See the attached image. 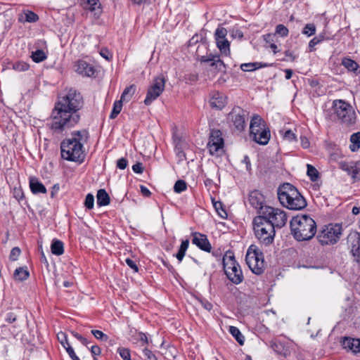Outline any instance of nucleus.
I'll use <instances>...</instances> for the list:
<instances>
[{
	"mask_svg": "<svg viewBox=\"0 0 360 360\" xmlns=\"http://www.w3.org/2000/svg\"><path fill=\"white\" fill-rule=\"evenodd\" d=\"M326 39L325 34L321 33L316 37H314L309 42V51H313L314 50V46L317 44H319L322 41Z\"/></svg>",
	"mask_w": 360,
	"mask_h": 360,
	"instance_id": "obj_34",
	"label": "nucleus"
},
{
	"mask_svg": "<svg viewBox=\"0 0 360 360\" xmlns=\"http://www.w3.org/2000/svg\"><path fill=\"white\" fill-rule=\"evenodd\" d=\"M83 105L82 94L75 89L70 88L58 96L51 113L49 129L55 134H62L76 126L80 120L79 110Z\"/></svg>",
	"mask_w": 360,
	"mask_h": 360,
	"instance_id": "obj_1",
	"label": "nucleus"
},
{
	"mask_svg": "<svg viewBox=\"0 0 360 360\" xmlns=\"http://www.w3.org/2000/svg\"><path fill=\"white\" fill-rule=\"evenodd\" d=\"M30 188L32 193H46V188L44 185L36 177H30Z\"/></svg>",
	"mask_w": 360,
	"mask_h": 360,
	"instance_id": "obj_22",
	"label": "nucleus"
},
{
	"mask_svg": "<svg viewBox=\"0 0 360 360\" xmlns=\"http://www.w3.org/2000/svg\"><path fill=\"white\" fill-rule=\"evenodd\" d=\"M252 223L255 234L259 242L265 246L271 244L276 234L275 229L271 224L258 217L253 219Z\"/></svg>",
	"mask_w": 360,
	"mask_h": 360,
	"instance_id": "obj_7",
	"label": "nucleus"
},
{
	"mask_svg": "<svg viewBox=\"0 0 360 360\" xmlns=\"http://www.w3.org/2000/svg\"><path fill=\"white\" fill-rule=\"evenodd\" d=\"M91 333L98 340L107 342L108 340V336L99 330H92Z\"/></svg>",
	"mask_w": 360,
	"mask_h": 360,
	"instance_id": "obj_50",
	"label": "nucleus"
},
{
	"mask_svg": "<svg viewBox=\"0 0 360 360\" xmlns=\"http://www.w3.org/2000/svg\"><path fill=\"white\" fill-rule=\"evenodd\" d=\"M340 168L344 170V171H346L348 172V174H351L352 176L353 174V168H354V165H349L345 162H342L340 163Z\"/></svg>",
	"mask_w": 360,
	"mask_h": 360,
	"instance_id": "obj_56",
	"label": "nucleus"
},
{
	"mask_svg": "<svg viewBox=\"0 0 360 360\" xmlns=\"http://www.w3.org/2000/svg\"><path fill=\"white\" fill-rule=\"evenodd\" d=\"M227 278L234 284H240L243 282L244 277L240 265L233 266L230 270L225 273Z\"/></svg>",
	"mask_w": 360,
	"mask_h": 360,
	"instance_id": "obj_18",
	"label": "nucleus"
},
{
	"mask_svg": "<svg viewBox=\"0 0 360 360\" xmlns=\"http://www.w3.org/2000/svg\"><path fill=\"white\" fill-rule=\"evenodd\" d=\"M332 115L333 120L344 129L352 128L356 122V113L352 105L342 99L333 101Z\"/></svg>",
	"mask_w": 360,
	"mask_h": 360,
	"instance_id": "obj_5",
	"label": "nucleus"
},
{
	"mask_svg": "<svg viewBox=\"0 0 360 360\" xmlns=\"http://www.w3.org/2000/svg\"><path fill=\"white\" fill-rule=\"evenodd\" d=\"M200 303L202 306L207 311H210L212 309V304L206 300H201Z\"/></svg>",
	"mask_w": 360,
	"mask_h": 360,
	"instance_id": "obj_63",
	"label": "nucleus"
},
{
	"mask_svg": "<svg viewBox=\"0 0 360 360\" xmlns=\"http://www.w3.org/2000/svg\"><path fill=\"white\" fill-rule=\"evenodd\" d=\"M277 194L281 204L289 210H301L307 205L305 198L290 183H285L280 186Z\"/></svg>",
	"mask_w": 360,
	"mask_h": 360,
	"instance_id": "obj_4",
	"label": "nucleus"
},
{
	"mask_svg": "<svg viewBox=\"0 0 360 360\" xmlns=\"http://www.w3.org/2000/svg\"><path fill=\"white\" fill-rule=\"evenodd\" d=\"M183 145L184 144L181 141H179L177 143H176L174 148L176 155L180 161H183L186 159Z\"/></svg>",
	"mask_w": 360,
	"mask_h": 360,
	"instance_id": "obj_36",
	"label": "nucleus"
},
{
	"mask_svg": "<svg viewBox=\"0 0 360 360\" xmlns=\"http://www.w3.org/2000/svg\"><path fill=\"white\" fill-rule=\"evenodd\" d=\"M75 70L77 73L84 77H94L96 72L94 67L83 60H78L74 65Z\"/></svg>",
	"mask_w": 360,
	"mask_h": 360,
	"instance_id": "obj_14",
	"label": "nucleus"
},
{
	"mask_svg": "<svg viewBox=\"0 0 360 360\" xmlns=\"http://www.w3.org/2000/svg\"><path fill=\"white\" fill-rule=\"evenodd\" d=\"M352 178L355 181H360V161L354 164Z\"/></svg>",
	"mask_w": 360,
	"mask_h": 360,
	"instance_id": "obj_52",
	"label": "nucleus"
},
{
	"mask_svg": "<svg viewBox=\"0 0 360 360\" xmlns=\"http://www.w3.org/2000/svg\"><path fill=\"white\" fill-rule=\"evenodd\" d=\"M248 200L251 206L259 211H262V208H264L263 205L264 202V195L258 191H253L250 193Z\"/></svg>",
	"mask_w": 360,
	"mask_h": 360,
	"instance_id": "obj_19",
	"label": "nucleus"
},
{
	"mask_svg": "<svg viewBox=\"0 0 360 360\" xmlns=\"http://www.w3.org/2000/svg\"><path fill=\"white\" fill-rule=\"evenodd\" d=\"M192 243L198 247L200 250L210 252L212 245L209 242L207 237L205 234L198 232L193 233Z\"/></svg>",
	"mask_w": 360,
	"mask_h": 360,
	"instance_id": "obj_15",
	"label": "nucleus"
},
{
	"mask_svg": "<svg viewBox=\"0 0 360 360\" xmlns=\"http://www.w3.org/2000/svg\"><path fill=\"white\" fill-rule=\"evenodd\" d=\"M88 139V132L86 130L75 131L72 137L64 139L60 143V154L63 159L82 163L85 158L84 143Z\"/></svg>",
	"mask_w": 360,
	"mask_h": 360,
	"instance_id": "obj_2",
	"label": "nucleus"
},
{
	"mask_svg": "<svg viewBox=\"0 0 360 360\" xmlns=\"http://www.w3.org/2000/svg\"><path fill=\"white\" fill-rule=\"evenodd\" d=\"M57 338H58V341L60 342V344L65 348V350L68 346H70V345L69 344L68 340V336L65 333H63V332L58 333L57 335Z\"/></svg>",
	"mask_w": 360,
	"mask_h": 360,
	"instance_id": "obj_45",
	"label": "nucleus"
},
{
	"mask_svg": "<svg viewBox=\"0 0 360 360\" xmlns=\"http://www.w3.org/2000/svg\"><path fill=\"white\" fill-rule=\"evenodd\" d=\"M238 262L235 259L232 252L228 251L223 257V266L224 273L231 269L233 266H238Z\"/></svg>",
	"mask_w": 360,
	"mask_h": 360,
	"instance_id": "obj_23",
	"label": "nucleus"
},
{
	"mask_svg": "<svg viewBox=\"0 0 360 360\" xmlns=\"http://www.w3.org/2000/svg\"><path fill=\"white\" fill-rule=\"evenodd\" d=\"M351 253L354 257V260L359 262L360 258V243L358 238L352 242Z\"/></svg>",
	"mask_w": 360,
	"mask_h": 360,
	"instance_id": "obj_33",
	"label": "nucleus"
},
{
	"mask_svg": "<svg viewBox=\"0 0 360 360\" xmlns=\"http://www.w3.org/2000/svg\"><path fill=\"white\" fill-rule=\"evenodd\" d=\"M283 138L284 140L288 141L289 142H292V141H297L296 135L290 129L286 130L284 132V134L283 135Z\"/></svg>",
	"mask_w": 360,
	"mask_h": 360,
	"instance_id": "obj_51",
	"label": "nucleus"
},
{
	"mask_svg": "<svg viewBox=\"0 0 360 360\" xmlns=\"http://www.w3.org/2000/svg\"><path fill=\"white\" fill-rule=\"evenodd\" d=\"M350 142L351 144L349 146V148L352 151L354 152L359 149L360 148V132H356L351 135L350 136Z\"/></svg>",
	"mask_w": 360,
	"mask_h": 360,
	"instance_id": "obj_29",
	"label": "nucleus"
},
{
	"mask_svg": "<svg viewBox=\"0 0 360 360\" xmlns=\"http://www.w3.org/2000/svg\"><path fill=\"white\" fill-rule=\"evenodd\" d=\"M66 352L70 356V357L72 359V360H80L79 357L76 355L73 348L71 346H68L66 348Z\"/></svg>",
	"mask_w": 360,
	"mask_h": 360,
	"instance_id": "obj_58",
	"label": "nucleus"
},
{
	"mask_svg": "<svg viewBox=\"0 0 360 360\" xmlns=\"http://www.w3.org/2000/svg\"><path fill=\"white\" fill-rule=\"evenodd\" d=\"M86 9L95 12V15L101 13V5L98 0H82Z\"/></svg>",
	"mask_w": 360,
	"mask_h": 360,
	"instance_id": "obj_25",
	"label": "nucleus"
},
{
	"mask_svg": "<svg viewBox=\"0 0 360 360\" xmlns=\"http://www.w3.org/2000/svg\"><path fill=\"white\" fill-rule=\"evenodd\" d=\"M101 352V348L98 345H94L91 347V353L94 356L100 355Z\"/></svg>",
	"mask_w": 360,
	"mask_h": 360,
	"instance_id": "obj_64",
	"label": "nucleus"
},
{
	"mask_svg": "<svg viewBox=\"0 0 360 360\" xmlns=\"http://www.w3.org/2000/svg\"><path fill=\"white\" fill-rule=\"evenodd\" d=\"M51 252L55 255H61L64 252L63 243L59 240H53L51 246Z\"/></svg>",
	"mask_w": 360,
	"mask_h": 360,
	"instance_id": "obj_28",
	"label": "nucleus"
},
{
	"mask_svg": "<svg viewBox=\"0 0 360 360\" xmlns=\"http://www.w3.org/2000/svg\"><path fill=\"white\" fill-rule=\"evenodd\" d=\"M143 354L146 357V360H158L155 355L149 349H144Z\"/></svg>",
	"mask_w": 360,
	"mask_h": 360,
	"instance_id": "obj_57",
	"label": "nucleus"
},
{
	"mask_svg": "<svg viewBox=\"0 0 360 360\" xmlns=\"http://www.w3.org/2000/svg\"><path fill=\"white\" fill-rule=\"evenodd\" d=\"M101 56L106 59L107 60H110L112 58L111 53L107 49H101L100 51Z\"/></svg>",
	"mask_w": 360,
	"mask_h": 360,
	"instance_id": "obj_61",
	"label": "nucleus"
},
{
	"mask_svg": "<svg viewBox=\"0 0 360 360\" xmlns=\"http://www.w3.org/2000/svg\"><path fill=\"white\" fill-rule=\"evenodd\" d=\"M245 262L252 273L262 274L264 271V259L263 253L255 245H251L246 252Z\"/></svg>",
	"mask_w": 360,
	"mask_h": 360,
	"instance_id": "obj_9",
	"label": "nucleus"
},
{
	"mask_svg": "<svg viewBox=\"0 0 360 360\" xmlns=\"http://www.w3.org/2000/svg\"><path fill=\"white\" fill-rule=\"evenodd\" d=\"M132 170L136 174H141L143 172V164L137 162L132 166Z\"/></svg>",
	"mask_w": 360,
	"mask_h": 360,
	"instance_id": "obj_59",
	"label": "nucleus"
},
{
	"mask_svg": "<svg viewBox=\"0 0 360 360\" xmlns=\"http://www.w3.org/2000/svg\"><path fill=\"white\" fill-rule=\"evenodd\" d=\"M307 174L309 177L310 180L312 181H317L319 175L318 170L314 166L309 164L307 165Z\"/></svg>",
	"mask_w": 360,
	"mask_h": 360,
	"instance_id": "obj_37",
	"label": "nucleus"
},
{
	"mask_svg": "<svg viewBox=\"0 0 360 360\" xmlns=\"http://www.w3.org/2000/svg\"><path fill=\"white\" fill-rule=\"evenodd\" d=\"M110 199L105 189H99L96 194V203L98 207L106 206L110 204Z\"/></svg>",
	"mask_w": 360,
	"mask_h": 360,
	"instance_id": "obj_24",
	"label": "nucleus"
},
{
	"mask_svg": "<svg viewBox=\"0 0 360 360\" xmlns=\"http://www.w3.org/2000/svg\"><path fill=\"white\" fill-rule=\"evenodd\" d=\"M342 234V226L339 224L326 226L318 234L319 243L324 245L336 243Z\"/></svg>",
	"mask_w": 360,
	"mask_h": 360,
	"instance_id": "obj_10",
	"label": "nucleus"
},
{
	"mask_svg": "<svg viewBox=\"0 0 360 360\" xmlns=\"http://www.w3.org/2000/svg\"><path fill=\"white\" fill-rule=\"evenodd\" d=\"M210 105L212 108L221 110L226 105V96L219 91H214L211 94Z\"/></svg>",
	"mask_w": 360,
	"mask_h": 360,
	"instance_id": "obj_17",
	"label": "nucleus"
},
{
	"mask_svg": "<svg viewBox=\"0 0 360 360\" xmlns=\"http://www.w3.org/2000/svg\"><path fill=\"white\" fill-rule=\"evenodd\" d=\"M229 333L235 338L236 340L240 345H243L245 342V337L240 333L239 329L236 326H230L229 329Z\"/></svg>",
	"mask_w": 360,
	"mask_h": 360,
	"instance_id": "obj_30",
	"label": "nucleus"
},
{
	"mask_svg": "<svg viewBox=\"0 0 360 360\" xmlns=\"http://www.w3.org/2000/svg\"><path fill=\"white\" fill-rule=\"evenodd\" d=\"M117 352L123 360H131L130 350L124 347H119Z\"/></svg>",
	"mask_w": 360,
	"mask_h": 360,
	"instance_id": "obj_46",
	"label": "nucleus"
},
{
	"mask_svg": "<svg viewBox=\"0 0 360 360\" xmlns=\"http://www.w3.org/2000/svg\"><path fill=\"white\" fill-rule=\"evenodd\" d=\"M342 344L345 349H347L354 353L360 352V339L345 338Z\"/></svg>",
	"mask_w": 360,
	"mask_h": 360,
	"instance_id": "obj_20",
	"label": "nucleus"
},
{
	"mask_svg": "<svg viewBox=\"0 0 360 360\" xmlns=\"http://www.w3.org/2000/svg\"><path fill=\"white\" fill-rule=\"evenodd\" d=\"M250 136L257 143L266 145L271 137L270 130L265 121L257 114H255L250 124Z\"/></svg>",
	"mask_w": 360,
	"mask_h": 360,
	"instance_id": "obj_6",
	"label": "nucleus"
},
{
	"mask_svg": "<svg viewBox=\"0 0 360 360\" xmlns=\"http://www.w3.org/2000/svg\"><path fill=\"white\" fill-rule=\"evenodd\" d=\"M134 93V86L131 85L127 87L122 92L120 99L124 101H129Z\"/></svg>",
	"mask_w": 360,
	"mask_h": 360,
	"instance_id": "obj_39",
	"label": "nucleus"
},
{
	"mask_svg": "<svg viewBox=\"0 0 360 360\" xmlns=\"http://www.w3.org/2000/svg\"><path fill=\"white\" fill-rule=\"evenodd\" d=\"M20 253H21V250L18 247H15V248H12V250H11V252H10V255H9L10 260L16 261L18 259Z\"/></svg>",
	"mask_w": 360,
	"mask_h": 360,
	"instance_id": "obj_53",
	"label": "nucleus"
},
{
	"mask_svg": "<svg viewBox=\"0 0 360 360\" xmlns=\"http://www.w3.org/2000/svg\"><path fill=\"white\" fill-rule=\"evenodd\" d=\"M187 188V184L184 180L179 179L176 181L174 186V191L176 193H180Z\"/></svg>",
	"mask_w": 360,
	"mask_h": 360,
	"instance_id": "obj_40",
	"label": "nucleus"
},
{
	"mask_svg": "<svg viewBox=\"0 0 360 360\" xmlns=\"http://www.w3.org/2000/svg\"><path fill=\"white\" fill-rule=\"evenodd\" d=\"M126 264L134 271V272H138L139 268L136 264V262L131 259L127 258L125 260Z\"/></svg>",
	"mask_w": 360,
	"mask_h": 360,
	"instance_id": "obj_60",
	"label": "nucleus"
},
{
	"mask_svg": "<svg viewBox=\"0 0 360 360\" xmlns=\"http://www.w3.org/2000/svg\"><path fill=\"white\" fill-rule=\"evenodd\" d=\"M291 233L297 241L311 239L316 233V224L309 215L299 214L290 220Z\"/></svg>",
	"mask_w": 360,
	"mask_h": 360,
	"instance_id": "obj_3",
	"label": "nucleus"
},
{
	"mask_svg": "<svg viewBox=\"0 0 360 360\" xmlns=\"http://www.w3.org/2000/svg\"><path fill=\"white\" fill-rule=\"evenodd\" d=\"M46 55L41 49H37L32 53V58L35 63H40L46 58Z\"/></svg>",
	"mask_w": 360,
	"mask_h": 360,
	"instance_id": "obj_35",
	"label": "nucleus"
},
{
	"mask_svg": "<svg viewBox=\"0 0 360 360\" xmlns=\"http://www.w3.org/2000/svg\"><path fill=\"white\" fill-rule=\"evenodd\" d=\"M316 33V26L313 23L307 24L303 30L302 34L308 37L312 36Z\"/></svg>",
	"mask_w": 360,
	"mask_h": 360,
	"instance_id": "obj_44",
	"label": "nucleus"
},
{
	"mask_svg": "<svg viewBox=\"0 0 360 360\" xmlns=\"http://www.w3.org/2000/svg\"><path fill=\"white\" fill-rule=\"evenodd\" d=\"M266 66V65H264V67ZM263 67L260 63H243L240 65V69L243 71L247 72V71H252L255 70L259 68Z\"/></svg>",
	"mask_w": 360,
	"mask_h": 360,
	"instance_id": "obj_38",
	"label": "nucleus"
},
{
	"mask_svg": "<svg viewBox=\"0 0 360 360\" xmlns=\"http://www.w3.org/2000/svg\"><path fill=\"white\" fill-rule=\"evenodd\" d=\"M275 34L281 37H285L288 35L289 30L285 25L279 24L276 27Z\"/></svg>",
	"mask_w": 360,
	"mask_h": 360,
	"instance_id": "obj_41",
	"label": "nucleus"
},
{
	"mask_svg": "<svg viewBox=\"0 0 360 360\" xmlns=\"http://www.w3.org/2000/svg\"><path fill=\"white\" fill-rule=\"evenodd\" d=\"M341 65L349 72H352L355 75L360 74L359 65L355 60L349 57L343 58L341 61Z\"/></svg>",
	"mask_w": 360,
	"mask_h": 360,
	"instance_id": "obj_21",
	"label": "nucleus"
},
{
	"mask_svg": "<svg viewBox=\"0 0 360 360\" xmlns=\"http://www.w3.org/2000/svg\"><path fill=\"white\" fill-rule=\"evenodd\" d=\"M29 68L30 65L23 61H17L13 64V69L19 72L26 71Z\"/></svg>",
	"mask_w": 360,
	"mask_h": 360,
	"instance_id": "obj_42",
	"label": "nucleus"
},
{
	"mask_svg": "<svg viewBox=\"0 0 360 360\" xmlns=\"http://www.w3.org/2000/svg\"><path fill=\"white\" fill-rule=\"evenodd\" d=\"M216 43H217V46L218 49L220 50V51L222 53L226 54L227 53H229V51H230V49H229L230 44H229V41L227 40L226 38H224L223 39H217Z\"/></svg>",
	"mask_w": 360,
	"mask_h": 360,
	"instance_id": "obj_31",
	"label": "nucleus"
},
{
	"mask_svg": "<svg viewBox=\"0 0 360 360\" xmlns=\"http://www.w3.org/2000/svg\"><path fill=\"white\" fill-rule=\"evenodd\" d=\"M38 19V15L32 11H27L25 13V20L28 22H35Z\"/></svg>",
	"mask_w": 360,
	"mask_h": 360,
	"instance_id": "obj_49",
	"label": "nucleus"
},
{
	"mask_svg": "<svg viewBox=\"0 0 360 360\" xmlns=\"http://www.w3.org/2000/svg\"><path fill=\"white\" fill-rule=\"evenodd\" d=\"M258 217L263 218L264 221L271 224L274 229L282 228L287 222V215L285 211L270 206H265L259 211Z\"/></svg>",
	"mask_w": 360,
	"mask_h": 360,
	"instance_id": "obj_8",
	"label": "nucleus"
},
{
	"mask_svg": "<svg viewBox=\"0 0 360 360\" xmlns=\"http://www.w3.org/2000/svg\"><path fill=\"white\" fill-rule=\"evenodd\" d=\"M247 116V111L240 107H234L229 112L228 119L232 122L235 129L240 132L243 131L246 127Z\"/></svg>",
	"mask_w": 360,
	"mask_h": 360,
	"instance_id": "obj_12",
	"label": "nucleus"
},
{
	"mask_svg": "<svg viewBox=\"0 0 360 360\" xmlns=\"http://www.w3.org/2000/svg\"><path fill=\"white\" fill-rule=\"evenodd\" d=\"M226 35H227V30L224 27H218L217 28V30H215V32H214L215 40H217V39H223L226 38Z\"/></svg>",
	"mask_w": 360,
	"mask_h": 360,
	"instance_id": "obj_48",
	"label": "nucleus"
},
{
	"mask_svg": "<svg viewBox=\"0 0 360 360\" xmlns=\"http://www.w3.org/2000/svg\"><path fill=\"white\" fill-rule=\"evenodd\" d=\"M224 145L221 131L219 129H212L207 146L210 153L212 155L217 154L219 150L223 148Z\"/></svg>",
	"mask_w": 360,
	"mask_h": 360,
	"instance_id": "obj_13",
	"label": "nucleus"
},
{
	"mask_svg": "<svg viewBox=\"0 0 360 360\" xmlns=\"http://www.w3.org/2000/svg\"><path fill=\"white\" fill-rule=\"evenodd\" d=\"M138 340L141 342L142 346L148 343V338L146 334L143 333H139L138 334Z\"/></svg>",
	"mask_w": 360,
	"mask_h": 360,
	"instance_id": "obj_62",
	"label": "nucleus"
},
{
	"mask_svg": "<svg viewBox=\"0 0 360 360\" xmlns=\"http://www.w3.org/2000/svg\"><path fill=\"white\" fill-rule=\"evenodd\" d=\"M5 320L6 322L12 323L17 320V315L13 311L8 312L6 314Z\"/></svg>",
	"mask_w": 360,
	"mask_h": 360,
	"instance_id": "obj_54",
	"label": "nucleus"
},
{
	"mask_svg": "<svg viewBox=\"0 0 360 360\" xmlns=\"http://www.w3.org/2000/svg\"><path fill=\"white\" fill-rule=\"evenodd\" d=\"M84 204L86 209H88V210L93 209L94 205V196L91 193H88L86 195Z\"/></svg>",
	"mask_w": 360,
	"mask_h": 360,
	"instance_id": "obj_47",
	"label": "nucleus"
},
{
	"mask_svg": "<svg viewBox=\"0 0 360 360\" xmlns=\"http://www.w3.org/2000/svg\"><path fill=\"white\" fill-rule=\"evenodd\" d=\"M270 346L274 349V351L280 354H285V352L287 351L286 345L285 342H281L279 340L275 339L272 340L270 342Z\"/></svg>",
	"mask_w": 360,
	"mask_h": 360,
	"instance_id": "obj_26",
	"label": "nucleus"
},
{
	"mask_svg": "<svg viewBox=\"0 0 360 360\" xmlns=\"http://www.w3.org/2000/svg\"><path fill=\"white\" fill-rule=\"evenodd\" d=\"M128 164V161L124 158H120L117 162V167L120 169H124Z\"/></svg>",
	"mask_w": 360,
	"mask_h": 360,
	"instance_id": "obj_55",
	"label": "nucleus"
},
{
	"mask_svg": "<svg viewBox=\"0 0 360 360\" xmlns=\"http://www.w3.org/2000/svg\"><path fill=\"white\" fill-rule=\"evenodd\" d=\"M13 276L15 280L23 281L29 278L30 272L27 267H19L15 270Z\"/></svg>",
	"mask_w": 360,
	"mask_h": 360,
	"instance_id": "obj_27",
	"label": "nucleus"
},
{
	"mask_svg": "<svg viewBox=\"0 0 360 360\" xmlns=\"http://www.w3.org/2000/svg\"><path fill=\"white\" fill-rule=\"evenodd\" d=\"M213 206L216 211L217 212L218 214L221 218H225L227 215L226 210L223 208L222 203L220 201L214 202Z\"/></svg>",
	"mask_w": 360,
	"mask_h": 360,
	"instance_id": "obj_43",
	"label": "nucleus"
},
{
	"mask_svg": "<svg viewBox=\"0 0 360 360\" xmlns=\"http://www.w3.org/2000/svg\"><path fill=\"white\" fill-rule=\"evenodd\" d=\"M201 62L208 63L211 67L214 68L217 72L226 71V66L224 62L219 58V56L216 55L204 56L201 57Z\"/></svg>",
	"mask_w": 360,
	"mask_h": 360,
	"instance_id": "obj_16",
	"label": "nucleus"
},
{
	"mask_svg": "<svg viewBox=\"0 0 360 360\" xmlns=\"http://www.w3.org/2000/svg\"><path fill=\"white\" fill-rule=\"evenodd\" d=\"M165 80L162 76L155 77L153 84L148 87L144 103L146 105H150L156 100L165 89Z\"/></svg>",
	"mask_w": 360,
	"mask_h": 360,
	"instance_id": "obj_11",
	"label": "nucleus"
},
{
	"mask_svg": "<svg viewBox=\"0 0 360 360\" xmlns=\"http://www.w3.org/2000/svg\"><path fill=\"white\" fill-rule=\"evenodd\" d=\"M122 99L119 101H115L113 103V107L111 111V113L110 115V119H115L117 117V115L120 114L122 109Z\"/></svg>",
	"mask_w": 360,
	"mask_h": 360,
	"instance_id": "obj_32",
	"label": "nucleus"
}]
</instances>
